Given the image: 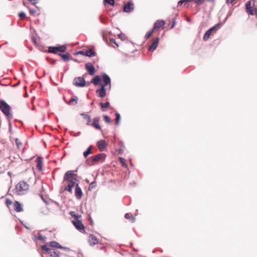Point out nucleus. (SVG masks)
Instances as JSON below:
<instances>
[{"label":"nucleus","instance_id":"1","mask_svg":"<svg viewBox=\"0 0 257 257\" xmlns=\"http://www.w3.org/2000/svg\"><path fill=\"white\" fill-rule=\"evenodd\" d=\"M75 171H67L64 177L63 182H67V186L65 188V190L72 193V188L78 183V180L77 179V175L74 173Z\"/></svg>","mask_w":257,"mask_h":257},{"label":"nucleus","instance_id":"25","mask_svg":"<svg viewBox=\"0 0 257 257\" xmlns=\"http://www.w3.org/2000/svg\"><path fill=\"white\" fill-rule=\"evenodd\" d=\"M78 97L76 96L72 97L68 102V104L70 105H75L77 103Z\"/></svg>","mask_w":257,"mask_h":257},{"label":"nucleus","instance_id":"5","mask_svg":"<svg viewBox=\"0 0 257 257\" xmlns=\"http://www.w3.org/2000/svg\"><path fill=\"white\" fill-rule=\"evenodd\" d=\"M254 0H249L245 4L246 12L251 15H257V8H255Z\"/></svg>","mask_w":257,"mask_h":257},{"label":"nucleus","instance_id":"43","mask_svg":"<svg viewBox=\"0 0 257 257\" xmlns=\"http://www.w3.org/2000/svg\"><path fill=\"white\" fill-rule=\"evenodd\" d=\"M29 12H30V14L31 15L35 16V15L36 14V10L35 9H33L30 8L29 9Z\"/></svg>","mask_w":257,"mask_h":257},{"label":"nucleus","instance_id":"2","mask_svg":"<svg viewBox=\"0 0 257 257\" xmlns=\"http://www.w3.org/2000/svg\"><path fill=\"white\" fill-rule=\"evenodd\" d=\"M31 178L28 182L25 181H20L16 186V193L17 195H22L26 194L29 190L31 182Z\"/></svg>","mask_w":257,"mask_h":257},{"label":"nucleus","instance_id":"47","mask_svg":"<svg viewBox=\"0 0 257 257\" xmlns=\"http://www.w3.org/2000/svg\"><path fill=\"white\" fill-rule=\"evenodd\" d=\"M70 214L72 217L75 218L76 214L74 211H71Z\"/></svg>","mask_w":257,"mask_h":257},{"label":"nucleus","instance_id":"35","mask_svg":"<svg viewBox=\"0 0 257 257\" xmlns=\"http://www.w3.org/2000/svg\"><path fill=\"white\" fill-rule=\"evenodd\" d=\"M118 38L121 40V41H124L126 39V37L125 34H120L118 35Z\"/></svg>","mask_w":257,"mask_h":257},{"label":"nucleus","instance_id":"23","mask_svg":"<svg viewBox=\"0 0 257 257\" xmlns=\"http://www.w3.org/2000/svg\"><path fill=\"white\" fill-rule=\"evenodd\" d=\"M64 61H68L72 59L71 55L68 53L58 54Z\"/></svg>","mask_w":257,"mask_h":257},{"label":"nucleus","instance_id":"7","mask_svg":"<svg viewBox=\"0 0 257 257\" xmlns=\"http://www.w3.org/2000/svg\"><path fill=\"white\" fill-rule=\"evenodd\" d=\"M67 47L65 45H60L56 47L50 46L48 48V52L49 53L57 54L59 52H65Z\"/></svg>","mask_w":257,"mask_h":257},{"label":"nucleus","instance_id":"38","mask_svg":"<svg viewBox=\"0 0 257 257\" xmlns=\"http://www.w3.org/2000/svg\"><path fill=\"white\" fill-rule=\"evenodd\" d=\"M96 186V183L95 182H93L89 186L88 189L89 190H91L93 188H95Z\"/></svg>","mask_w":257,"mask_h":257},{"label":"nucleus","instance_id":"49","mask_svg":"<svg viewBox=\"0 0 257 257\" xmlns=\"http://www.w3.org/2000/svg\"><path fill=\"white\" fill-rule=\"evenodd\" d=\"M175 25V22L174 21L172 25L171 26V29H173Z\"/></svg>","mask_w":257,"mask_h":257},{"label":"nucleus","instance_id":"24","mask_svg":"<svg viewBox=\"0 0 257 257\" xmlns=\"http://www.w3.org/2000/svg\"><path fill=\"white\" fill-rule=\"evenodd\" d=\"M91 82L95 85H100L101 84L100 76L98 75L95 76L91 79Z\"/></svg>","mask_w":257,"mask_h":257},{"label":"nucleus","instance_id":"19","mask_svg":"<svg viewBox=\"0 0 257 257\" xmlns=\"http://www.w3.org/2000/svg\"><path fill=\"white\" fill-rule=\"evenodd\" d=\"M100 120V118L96 117H95L93 120V123L91 124V125L95 127L96 129L98 130H101V128L100 125L99 124V121Z\"/></svg>","mask_w":257,"mask_h":257},{"label":"nucleus","instance_id":"4","mask_svg":"<svg viewBox=\"0 0 257 257\" xmlns=\"http://www.w3.org/2000/svg\"><path fill=\"white\" fill-rule=\"evenodd\" d=\"M0 110L9 119L13 118L11 106L3 99H0Z\"/></svg>","mask_w":257,"mask_h":257},{"label":"nucleus","instance_id":"15","mask_svg":"<svg viewBox=\"0 0 257 257\" xmlns=\"http://www.w3.org/2000/svg\"><path fill=\"white\" fill-rule=\"evenodd\" d=\"M159 43V38L158 37L153 39L152 44L149 46V50L150 51H154L157 47Z\"/></svg>","mask_w":257,"mask_h":257},{"label":"nucleus","instance_id":"6","mask_svg":"<svg viewBox=\"0 0 257 257\" xmlns=\"http://www.w3.org/2000/svg\"><path fill=\"white\" fill-rule=\"evenodd\" d=\"M106 158V155L104 153H101L93 156L89 158V160L91 163L89 164L90 165H93L98 163L99 162H103Z\"/></svg>","mask_w":257,"mask_h":257},{"label":"nucleus","instance_id":"16","mask_svg":"<svg viewBox=\"0 0 257 257\" xmlns=\"http://www.w3.org/2000/svg\"><path fill=\"white\" fill-rule=\"evenodd\" d=\"M75 195L77 199H80L82 196V192L78 185V184L77 183L76 185L75 190Z\"/></svg>","mask_w":257,"mask_h":257},{"label":"nucleus","instance_id":"28","mask_svg":"<svg viewBox=\"0 0 257 257\" xmlns=\"http://www.w3.org/2000/svg\"><path fill=\"white\" fill-rule=\"evenodd\" d=\"M100 105L101 106V108L102 111H105V109L108 108L109 106V102H106L105 103L101 102L100 103Z\"/></svg>","mask_w":257,"mask_h":257},{"label":"nucleus","instance_id":"41","mask_svg":"<svg viewBox=\"0 0 257 257\" xmlns=\"http://www.w3.org/2000/svg\"><path fill=\"white\" fill-rule=\"evenodd\" d=\"M19 16L22 20L25 19L26 17V15H25V13H24V12L20 13L19 14Z\"/></svg>","mask_w":257,"mask_h":257},{"label":"nucleus","instance_id":"32","mask_svg":"<svg viewBox=\"0 0 257 257\" xmlns=\"http://www.w3.org/2000/svg\"><path fill=\"white\" fill-rule=\"evenodd\" d=\"M115 115H116V118L115 119V123L116 125H117L119 123V121L120 119V114L117 112H116L115 113Z\"/></svg>","mask_w":257,"mask_h":257},{"label":"nucleus","instance_id":"3","mask_svg":"<svg viewBox=\"0 0 257 257\" xmlns=\"http://www.w3.org/2000/svg\"><path fill=\"white\" fill-rule=\"evenodd\" d=\"M102 79L104 82L103 84H101L100 89H97L96 93L98 94V96L101 98H103L106 94V89L105 87L107 86H109V89H110V79L108 75L104 74L102 75Z\"/></svg>","mask_w":257,"mask_h":257},{"label":"nucleus","instance_id":"51","mask_svg":"<svg viewBox=\"0 0 257 257\" xmlns=\"http://www.w3.org/2000/svg\"><path fill=\"white\" fill-rule=\"evenodd\" d=\"M38 239H40V240H42V236L41 235H40L38 236Z\"/></svg>","mask_w":257,"mask_h":257},{"label":"nucleus","instance_id":"18","mask_svg":"<svg viewBox=\"0 0 257 257\" xmlns=\"http://www.w3.org/2000/svg\"><path fill=\"white\" fill-rule=\"evenodd\" d=\"M134 10V4L132 2H127L123 7V11L125 12L128 13Z\"/></svg>","mask_w":257,"mask_h":257},{"label":"nucleus","instance_id":"42","mask_svg":"<svg viewBox=\"0 0 257 257\" xmlns=\"http://www.w3.org/2000/svg\"><path fill=\"white\" fill-rule=\"evenodd\" d=\"M191 1H192V0H181L178 2V6H181L182 5V4L184 2H191Z\"/></svg>","mask_w":257,"mask_h":257},{"label":"nucleus","instance_id":"20","mask_svg":"<svg viewBox=\"0 0 257 257\" xmlns=\"http://www.w3.org/2000/svg\"><path fill=\"white\" fill-rule=\"evenodd\" d=\"M37 168L39 171H41L43 170V159L42 158L39 157L36 160Z\"/></svg>","mask_w":257,"mask_h":257},{"label":"nucleus","instance_id":"31","mask_svg":"<svg viewBox=\"0 0 257 257\" xmlns=\"http://www.w3.org/2000/svg\"><path fill=\"white\" fill-rule=\"evenodd\" d=\"M124 217L126 219H130L132 222H134L135 220V217L130 213H126L124 215Z\"/></svg>","mask_w":257,"mask_h":257},{"label":"nucleus","instance_id":"29","mask_svg":"<svg viewBox=\"0 0 257 257\" xmlns=\"http://www.w3.org/2000/svg\"><path fill=\"white\" fill-rule=\"evenodd\" d=\"M93 148L92 146H90L89 147L87 151L84 152L83 156L85 158H86L89 155L92 154L91 149Z\"/></svg>","mask_w":257,"mask_h":257},{"label":"nucleus","instance_id":"14","mask_svg":"<svg viewBox=\"0 0 257 257\" xmlns=\"http://www.w3.org/2000/svg\"><path fill=\"white\" fill-rule=\"evenodd\" d=\"M88 241L90 245H94L98 242L97 237L93 234L89 236Z\"/></svg>","mask_w":257,"mask_h":257},{"label":"nucleus","instance_id":"11","mask_svg":"<svg viewBox=\"0 0 257 257\" xmlns=\"http://www.w3.org/2000/svg\"><path fill=\"white\" fill-rule=\"evenodd\" d=\"M73 84L77 87H84L85 86V81L83 77H76L74 79Z\"/></svg>","mask_w":257,"mask_h":257},{"label":"nucleus","instance_id":"34","mask_svg":"<svg viewBox=\"0 0 257 257\" xmlns=\"http://www.w3.org/2000/svg\"><path fill=\"white\" fill-rule=\"evenodd\" d=\"M119 160L120 163L121 164L122 167H127V165L125 162V160L124 159H123V158H119Z\"/></svg>","mask_w":257,"mask_h":257},{"label":"nucleus","instance_id":"39","mask_svg":"<svg viewBox=\"0 0 257 257\" xmlns=\"http://www.w3.org/2000/svg\"><path fill=\"white\" fill-rule=\"evenodd\" d=\"M103 118H104V121L106 123H110L111 122V119H110V117L107 115H104Z\"/></svg>","mask_w":257,"mask_h":257},{"label":"nucleus","instance_id":"45","mask_svg":"<svg viewBox=\"0 0 257 257\" xmlns=\"http://www.w3.org/2000/svg\"><path fill=\"white\" fill-rule=\"evenodd\" d=\"M81 217V215H75V217L74 218L75 220H80V218Z\"/></svg>","mask_w":257,"mask_h":257},{"label":"nucleus","instance_id":"50","mask_svg":"<svg viewBox=\"0 0 257 257\" xmlns=\"http://www.w3.org/2000/svg\"><path fill=\"white\" fill-rule=\"evenodd\" d=\"M29 1L32 3L33 4L36 3V0H29Z\"/></svg>","mask_w":257,"mask_h":257},{"label":"nucleus","instance_id":"40","mask_svg":"<svg viewBox=\"0 0 257 257\" xmlns=\"http://www.w3.org/2000/svg\"><path fill=\"white\" fill-rule=\"evenodd\" d=\"M6 204L8 207H9L12 204V201L10 199H6Z\"/></svg>","mask_w":257,"mask_h":257},{"label":"nucleus","instance_id":"22","mask_svg":"<svg viewBox=\"0 0 257 257\" xmlns=\"http://www.w3.org/2000/svg\"><path fill=\"white\" fill-rule=\"evenodd\" d=\"M14 210L18 212H22L23 211L22 205L18 201H15L14 204Z\"/></svg>","mask_w":257,"mask_h":257},{"label":"nucleus","instance_id":"44","mask_svg":"<svg viewBox=\"0 0 257 257\" xmlns=\"http://www.w3.org/2000/svg\"><path fill=\"white\" fill-rule=\"evenodd\" d=\"M110 41L114 44L117 47H118V44L116 42V40L113 38L110 39Z\"/></svg>","mask_w":257,"mask_h":257},{"label":"nucleus","instance_id":"48","mask_svg":"<svg viewBox=\"0 0 257 257\" xmlns=\"http://www.w3.org/2000/svg\"><path fill=\"white\" fill-rule=\"evenodd\" d=\"M234 0H226V3L227 4H229V3H232Z\"/></svg>","mask_w":257,"mask_h":257},{"label":"nucleus","instance_id":"30","mask_svg":"<svg viewBox=\"0 0 257 257\" xmlns=\"http://www.w3.org/2000/svg\"><path fill=\"white\" fill-rule=\"evenodd\" d=\"M15 142L18 149L21 150L23 149V144L19 139H16Z\"/></svg>","mask_w":257,"mask_h":257},{"label":"nucleus","instance_id":"8","mask_svg":"<svg viewBox=\"0 0 257 257\" xmlns=\"http://www.w3.org/2000/svg\"><path fill=\"white\" fill-rule=\"evenodd\" d=\"M41 248L50 254L51 257H59V252L55 249L49 248L46 245H42Z\"/></svg>","mask_w":257,"mask_h":257},{"label":"nucleus","instance_id":"12","mask_svg":"<svg viewBox=\"0 0 257 257\" xmlns=\"http://www.w3.org/2000/svg\"><path fill=\"white\" fill-rule=\"evenodd\" d=\"M166 24V22L163 20H157L154 25L153 28L154 31H159L161 28L163 29L164 25Z\"/></svg>","mask_w":257,"mask_h":257},{"label":"nucleus","instance_id":"13","mask_svg":"<svg viewBox=\"0 0 257 257\" xmlns=\"http://www.w3.org/2000/svg\"><path fill=\"white\" fill-rule=\"evenodd\" d=\"M48 245L50 247L54 248H58L60 249H63L65 250H69V248L66 247H63L59 244L58 242L55 241H50L48 243Z\"/></svg>","mask_w":257,"mask_h":257},{"label":"nucleus","instance_id":"9","mask_svg":"<svg viewBox=\"0 0 257 257\" xmlns=\"http://www.w3.org/2000/svg\"><path fill=\"white\" fill-rule=\"evenodd\" d=\"M71 222L78 230L81 232L85 233V227L80 220H73Z\"/></svg>","mask_w":257,"mask_h":257},{"label":"nucleus","instance_id":"33","mask_svg":"<svg viewBox=\"0 0 257 257\" xmlns=\"http://www.w3.org/2000/svg\"><path fill=\"white\" fill-rule=\"evenodd\" d=\"M154 30L153 29H152L150 31L148 32V33L146 35L145 38L146 39H148L151 37V36L152 35L153 33H154Z\"/></svg>","mask_w":257,"mask_h":257},{"label":"nucleus","instance_id":"17","mask_svg":"<svg viewBox=\"0 0 257 257\" xmlns=\"http://www.w3.org/2000/svg\"><path fill=\"white\" fill-rule=\"evenodd\" d=\"M85 69L91 75H93L95 73V68L90 63H86L85 64Z\"/></svg>","mask_w":257,"mask_h":257},{"label":"nucleus","instance_id":"36","mask_svg":"<svg viewBox=\"0 0 257 257\" xmlns=\"http://www.w3.org/2000/svg\"><path fill=\"white\" fill-rule=\"evenodd\" d=\"M104 3L111 6H113L114 4V0H104Z\"/></svg>","mask_w":257,"mask_h":257},{"label":"nucleus","instance_id":"21","mask_svg":"<svg viewBox=\"0 0 257 257\" xmlns=\"http://www.w3.org/2000/svg\"><path fill=\"white\" fill-rule=\"evenodd\" d=\"M97 146L100 151H103L106 148V144L104 141L100 140L97 142Z\"/></svg>","mask_w":257,"mask_h":257},{"label":"nucleus","instance_id":"46","mask_svg":"<svg viewBox=\"0 0 257 257\" xmlns=\"http://www.w3.org/2000/svg\"><path fill=\"white\" fill-rule=\"evenodd\" d=\"M77 54L85 56V51H80L77 52Z\"/></svg>","mask_w":257,"mask_h":257},{"label":"nucleus","instance_id":"27","mask_svg":"<svg viewBox=\"0 0 257 257\" xmlns=\"http://www.w3.org/2000/svg\"><path fill=\"white\" fill-rule=\"evenodd\" d=\"M205 1H208L210 2H214V0H192L191 2H193L197 5L200 6L203 4Z\"/></svg>","mask_w":257,"mask_h":257},{"label":"nucleus","instance_id":"26","mask_svg":"<svg viewBox=\"0 0 257 257\" xmlns=\"http://www.w3.org/2000/svg\"><path fill=\"white\" fill-rule=\"evenodd\" d=\"M96 55V53L94 51H93L91 49L85 51V56H87L88 57H93L95 56Z\"/></svg>","mask_w":257,"mask_h":257},{"label":"nucleus","instance_id":"37","mask_svg":"<svg viewBox=\"0 0 257 257\" xmlns=\"http://www.w3.org/2000/svg\"><path fill=\"white\" fill-rule=\"evenodd\" d=\"M83 115H84V118H86L87 119V124L88 125L90 122H91V117H90V116L89 115H86V114H83Z\"/></svg>","mask_w":257,"mask_h":257},{"label":"nucleus","instance_id":"10","mask_svg":"<svg viewBox=\"0 0 257 257\" xmlns=\"http://www.w3.org/2000/svg\"><path fill=\"white\" fill-rule=\"evenodd\" d=\"M219 24H217L215 25L214 26H213V27L209 29L208 30H207L204 35L203 40L204 41L208 40L209 39L211 33L213 31H217L219 29Z\"/></svg>","mask_w":257,"mask_h":257}]
</instances>
